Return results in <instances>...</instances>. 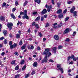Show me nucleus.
I'll list each match as a JSON object with an SVG mask.
<instances>
[{
	"label": "nucleus",
	"instance_id": "obj_1",
	"mask_svg": "<svg viewBox=\"0 0 78 78\" xmlns=\"http://www.w3.org/2000/svg\"><path fill=\"white\" fill-rule=\"evenodd\" d=\"M45 51H44L42 53L43 55H44L45 56H47V57H50L51 55V53L50 52V48H45Z\"/></svg>",
	"mask_w": 78,
	"mask_h": 78
},
{
	"label": "nucleus",
	"instance_id": "obj_2",
	"mask_svg": "<svg viewBox=\"0 0 78 78\" xmlns=\"http://www.w3.org/2000/svg\"><path fill=\"white\" fill-rule=\"evenodd\" d=\"M47 56L45 55V58L42 61V63H44V62H47L48 61V59H47Z\"/></svg>",
	"mask_w": 78,
	"mask_h": 78
},
{
	"label": "nucleus",
	"instance_id": "obj_3",
	"mask_svg": "<svg viewBox=\"0 0 78 78\" xmlns=\"http://www.w3.org/2000/svg\"><path fill=\"white\" fill-rule=\"evenodd\" d=\"M7 26L9 30H11L12 28V26H13V24L12 23H9L8 24Z\"/></svg>",
	"mask_w": 78,
	"mask_h": 78
},
{
	"label": "nucleus",
	"instance_id": "obj_4",
	"mask_svg": "<svg viewBox=\"0 0 78 78\" xmlns=\"http://www.w3.org/2000/svg\"><path fill=\"white\" fill-rule=\"evenodd\" d=\"M24 16H22V18L23 19H28V18H29L28 17V15H27V14L26 15H24Z\"/></svg>",
	"mask_w": 78,
	"mask_h": 78
},
{
	"label": "nucleus",
	"instance_id": "obj_5",
	"mask_svg": "<svg viewBox=\"0 0 78 78\" xmlns=\"http://www.w3.org/2000/svg\"><path fill=\"white\" fill-rule=\"evenodd\" d=\"M69 32V28H67L63 32V34H65L68 33Z\"/></svg>",
	"mask_w": 78,
	"mask_h": 78
},
{
	"label": "nucleus",
	"instance_id": "obj_6",
	"mask_svg": "<svg viewBox=\"0 0 78 78\" xmlns=\"http://www.w3.org/2000/svg\"><path fill=\"white\" fill-rule=\"evenodd\" d=\"M47 12V11L45 9H44L43 11L41 12V14H46Z\"/></svg>",
	"mask_w": 78,
	"mask_h": 78
},
{
	"label": "nucleus",
	"instance_id": "obj_7",
	"mask_svg": "<svg viewBox=\"0 0 78 78\" xmlns=\"http://www.w3.org/2000/svg\"><path fill=\"white\" fill-rule=\"evenodd\" d=\"M75 7L74 6H73L70 10V12H71V13H73V12H74L73 11H75Z\"/></svg>",
	"mask_w": 78,
	"mask_h": 78
},
{
	"label": "nucleus",
	"instance_id": "obj_8",
	"mask_svg": "<svg viewBox=\"0 0 78 78\" xmlns=\"http://www.w3.org/2000/svg\"><path fill=\"white\" fill-rule=\"evenodd\" d=\"M27 48L29 50H33L34 49V46H33V45H32L30 48V46H28Z\"/></svg>",
	"mask_w": 78,
	"mask_h": 78
},
{
	"label": "nucleus",
	"instance_id": "obj_9",
	"mask_svg": "<svg viewBox=\"0 0 78 78\" xmlns=\"http://www.w3.org/2000/svg\"><path fill=\"white\" fill-rule=\"evenodd\" d=\"M56 47H54L52 48V51L53 53H56Z\"/></svg>",
	"mask_w": 78,
	"mask_h": 78
},
{
	"label": "nucleus",
	"instance_id": "obj_10",
	"mask_svg": "<svg viewBox=\"0 0 78 78\" xmlns=\"http://www.w3.org/2000/svg\"><path fill=\"white\" fill-rule=\"evenodd\" d=\"M16 39H19V38H20V34H17L16 35Z\"/></svg>",
	"mask_w": 78,
	"mask_h": 78
},
{
	"label": "nucleus",
	"instance_id": "obj_11",
	"mask_svg": "<svg viewBox=\"0 0 78 78\" xmlns=\"http://www.w3.org/2000/svg\"><path fill=\"white\" fill-rule=\"evenodd\" d=\"M73 16L74 17L77 16V12L75 11L74 12H73Z\"/></svg>",
	"mask_w": 78,
	"mask_h": 78
},
{
	"label": "nucleus",
	"instance_id": "obj_12",
	"mask_svg": "<svg viewBox=\"0 0 78 78\" xmlns=\"http://www.w3.org/2000/svg\"><path fill=\"white\" fill-rule=\"evenodd\" d=\"M33 66L35 67H36L37 66V62H34L33 64Z\"/></svg>",
	"mask_w": 78,
	"mask_h": 78
},
{
	"label": "nucleus",
	"instance_id": "obj_13",
	"mask_svg": "<svg viewBox=\"0 0 78 78\" xmlns=\"http://www.w3.org/2000/svg\"><path fill=\"white\" fill-rule=\"evenodd\" d=\"M54 38L55 40H58L59 39V36L57 35L54 36Z\"/></svg>",
	"mask_w": 78,
	"mask_h": 78
},
{
	"label": "nucleus",
	"instance_id": "obj_14",
	"mask_svg": "<svg viewBox=\"0 0 78 78\" xmlns=\"http://www.w3.org/2000/svg\"><path fill=\"white\" fill-rule=\"evenodd\" d=\"M3 32L4 33V36H6V34H7V31H6V30H4L3 31Z\"/></svg>",
	"mask_w": 78,
	"mask_h": 78
},
{
	"label": "nucleus",
	"instance_id": "obj_15",
	"mask_svg": "<svg viewBox=\"0 0 78 78\" xmlns=\"http://www.w3.org/2000/svg\"><path fill=\"white\" fill-rule=\"evenodd\" d=\"M62 12V10L61 9H58L57 12V14H61Z\"/></svg>",
	"mask_w": 78,
	"mask_h": 78
},
{
	"label": "nucleus",
	"instance_id": "obj_16",
	"mask_svg": "<svg viewBox=\"0 0 78 78\" xmlns=\"http://www.w3.org/2000/svg\"><path fill=\"white\" fill-rule=\"evenodd\" d=\"M11 16L12 17V18L13 19H16V17L13 14H11Z\"/></svg>",
	"mask_w": 78,
	"mask_h": 78
},
{
	"label": "nucleus",
	"instance_id": "obj_17",
	"mask_svg": "<svg viewBox=\"0 0 78 78\" xmlns=\"http://www.w3.org/2000/svg\"><path fill=\"white\" fill-rule=\"evenodd\" d=\"M57 7L58 8H60V6L61 5V2H58L57 3Z\"/></svg>",
	"mask_w": 78,
	"mask_h": 78
},
{
	"label": "nucleus",
	"instance_id": "obj_18",
	"mask_svg": "<svg viewBox=\"0 0 78 78\" xmlns=\"http://www.w3.org/2000/svg\"><path fill=\"white\" fill-rule=\"evenodd\" d=\"M41 2V0H35V2H37L38 4H40Z\"/></svg>",
	"mask_w": 78,
	"mask_h": 78
},
{
	"label": "nucleus",
	"instance_id": "obj_19",
	"mask_svg": "<svg viewBox=\"0 0 78 78\" xmlns=\"http://www.w3.org/2000/svg\"><path fill=\"white\" fill-rule=\"evenodd\" d=\"M58 70H60L61 72H62V73H64V71H63V69L62 68H60L59 69H58Z\"/></svg>",
	"mask_w": 78,
	"mask_h": 78
},
{
	"label": "nucleus",
	"instance_id": "obj_20",
	"mask_svg": "<svg viewBox=\"0 0 78 78\" xmlns=\"http://www.w3.org/2000/svg\"><path fill=\"white\" fill-rule=\"evenodd\" d=\"M0 20H5V18L3 16H1Z\"/></svg>",
	"mask_w": 78,
	"mask_h": 78
},
{
	"label": "nucleus",
	"instance_id": "obj_21",
	"mask_svg": "<svg viewBox=\"0 0 78 78\" xmlns=\"http://www.w3.org/2000/svg\"><path fill=\"white\" fill-rule=\"evenodd\" d=\"M23 15H26L27 14V10H25L23 12Z\"/></svg>",
	"mask_w": 78,
	"mask_h": 78
},
{
	"label": "nucleus",
	"instance_id": "obj_22",
	"mask_svg": "<svg viewBox=\"0 0 78 78\" xmlns=\"http://www.w3.org/2000/svg\"><path fill=\"white\" fill-rule=\"evenodd\" d=\"M41 18V17L40 16H38L35 19V21H37L40 20V18Z\"/></svg>",
	"mask_w": 78,
	"mask_h": 78
},
{
	"label": "nucleus",
	"instance_id": "obj_23",
	"mask_svg": "<svg viewBox=\"0 0 78 78\" xmlns=\"http://www.w3.org/2000/svg\"><path fill=\"white\" fill-rule=\"evenodd\" d=\"M25 63V60H23L21 62H20V64L21 65H22V64H24Z\"/></svg>",
	"mask_w": 78,
	"mask_h": 78
},
{
	"label": "nucleus",
	"instance_id": "obj_24",
	"mask_svg": "<svg viewBox=\"0 0 78 78\" xmlns=\"http://www.w3.org/2000/svg\"><path fill=\"white\" fill-rule=\"evenodd\" d=\"M58 17L59 19H62V18L63 17V15H62V14H61L58 15Z\"/></svg>",
	"mask_w": 78,
	"mask_h": 78
},
{
	"label": "nucleus",
	"instance_id": "obj_25",
	"mask_svg": "<svg viewBox=\"0 0 78 78\" xmlns=\"http://www.w3.org/2000/svg\"><path fill=\"white\" fill-rule=\"evenodd\" d=\"M19 69V66L17 65L15 67V70H17Z\"/></svg>",
	"mask_w": 78,
	"mask_h": 78
},
{
	"label": "nucleus",
	"instance_id": "obj_26",
	"mask_svg": "<svg viewBox=\"0 0 78 78\" xmlns=\"http://www.w3.org/2000/svg\"><path fill=\"white\" fill-rule=\"evenodd\" d=\"M57 68H58V69H60V68H61V65L58 64L57 65Z\"/></svg>",
	"mask_w": 78,
	"mask_h": 78
},
{
	"label": "nucleus",
	"instance_id": "obj_27",
	"mask_svg": "<svg viewBox=\"0 0 78 78\" xmlns=\"http://www.w3.org/2000/svg\"><path fill=\"white\" fill-rule=\"evenodd\" d=\"M26 47V46L25 45H24L22 46L21 47L22 50H24V49H25Z\"/></svg>",
	"mask_w": 78,
	"mask_h": 78
},
{
	"label": "nucleus",
	"instance_id": "obj_28",
	"mask_svg": "<svg viewBox=\"0 0 78 78\" xmlns=\"http://www.w3.org/2000/svg\"><path fill=\"white\" fill-rule=\"evenodd\" d=\"M69 17H67L65 19V22H67L69 19Z\"/></svg>",
	"mask_w": 78,
	"mask_h": 78
},
{
	"label": "nucleus",
	"instance_id": "obj_29",
	"mask_svg": "<svg viewBox=\"0 0 78 78\" xmlns=\"http://www.w3.org/2000/svg\"><path fill=\"white\" fill-rule=\"evenodd\" d=\"M27 67V66L26 65L24 66H23L22 68V70H25V69H26V67Z\"/></svg>",
	"mask_w": 78,
	"mask_h": 78
},
{
	"label": "nucleus",
	"instance_id": "obj_30",
	"mask_svg": "<svg viewBox=\"0 0 78 78\" xmlns=\"http://www.w3.org/2000/svg\"><path fill=\"white\" fill-rule=\"evenodd\" d=\"M56 25H57V23H55L53 24V25L54 26V28H56V27H57L55 26H56Z\"/></svg>",
	"mask_w": 78,
	"mask_h": 78
},
{
	"label": "nucleus",
	"instance_id": "obj_31",
	"mask_svg": "<svg viewBox=\"0 0 78 78\" xmlns=\"http://www.w3.org/2000/svg\"><path fill=\"white\" fill-rule=\"evenodd\" d=\"M62 46L61 45H59L58 46V50H60V49H61L62 48Z\"/></svg>",
	"mask_w": 78,
	"mask_h": 78
},
{
	"label": "nucleus",
	"instance_id": "obj_32",
	"mask_svg": "<svg viewBox=\"0 0 78 78\" xmlns=\"http://www.w3.org/2000/svg\"><path fill=\"white\" fill-rule=\"evenodd\" d=\"M76 34V31H74L73 32V34H72V36L74 37L75 36Z\"/></svg>",
	"mask_w": 78,
	"mask_h": 78
},
{
	"label": "nucleus",
	"instance_id": "obj_33",
	"mask_svg": "<svg viewBox=\"0 0 78 78\" xmlns=\"http://www.w3.org/2000/svg\"><path fill=\"white\" fill-rule=\"evenodd\" d=\"M16 60H13L12 61V62H11V64H15V62H16Z\"/></svg>",
	"mask_w": 78,
	"mask_h": 78
},
{
	"label": "nucleus",
	"instance_id": "obj_34",
	"mask_svg": "<svg viewBox=\"0 0 78 78\" xmlns=\"http://www.w3.org/2000/svg\"><path fill=\"white\" fill-rule=\"evenodd\" d=\"M14 48V45H12L10 46V49H12Z\"/></svg>",
	"mask_w": 78,
	"mask_h": 78
},
{
	"label": "nucleus",
	"instance_id": "obj_35",
	"mask_svg": "<svg viewBox=\"0 0 78 78\" xmlns=\"http://www.w3.org/2000/svg\"><path fill=\"white\" fill-rule=\"evenodd\" d=\"M19 76H20V74H17V75H15V78H19Z\"/></svg>",
	"mask_w": 78,
	"mask_h": 78
},
{
	"label": "nucleus",
	"instance_id": "obj_36",
	"mask_svg": "<svg viewBox=\"0 0 78 78\" xmlns=\"http://www.w3.org/2000/svg\"><path fill=\"white\" fill-rule=\"evenodd\" d=\"M15 5L16 6H17L18 5H19V2L18 1H16L15 2Z\"/></svg>",
	"mask_w": 78,
	"mask_h": 78
},
{
	"label": "nucleus",
	"instance_id": "obj_37",
	"mask_svg": "<svg viewBox=\"0 0 78 78\" xmlns=\"http://www.w3.org/2000/svg\"><path fill=\"white\" fill-rule=\"evenodd\" d=\"M38 36H39L41 37L42 36V34L41 33V32L39 33Z\"/></svg>",
	"mask_w": 78,
	"mask_h": 78
},
{
	"label": "nucleus",
	"instance_id": "obj_38",
	"mask_svg": "<svg viewBox=\"0 0 78 78\" xmlns=\"http://www.w3.org/2000/svg\"><path fill=\"white\" fill-rule=\"evenodd\" d=\"M35 27L36 28H37V29H39V25H38L37 24H36L35 25Z\"/></svg>",
	"mask_w": 78,
	"mask_h": 78
},
{
	"label": "nucleus",
	"instance_id": "obj_39",
	"mask_svg": "<svg viewBox=\"0 0 78 78\" xmlns=\"http://www.w3.org/2000/svg\"><path fill=\"white\" fill-rule=\"evenodd\" d=\"M49 26V23H47L46 24L45 27L47 28Z\"/></svg>",
	"mask_w": 78,
	"mask_h": 78
},
{
	"label": "nucleus",
	"instance_id": "obj_40",
	"mask_svg": "<svg viewBox=\"0 0 78 78\" xmlns=\"http://www.w3.org/2000/svg\"><path fill=\"white\" fill-rule=\"evenodd\" d=\"M22 41H20V42L19 43V45H22Z\"/></svg>",
	"mask_w": 78,
	"mask_h": 78
},
{
	"label": "nucleus",
	"instance_id": "obj_41",
	"mask_svg": "<svg viewBox=\"0 0 78 78\" xmlns=\"http://www.w3.org/2000/svg\"><path fill=\"white\" fill-rule=\"evenodd\" d=\"M5 5H6V3L4 2L2 5L3 7L5 6Z\"/></svg>",
	"mask_w": 78,
	"mask_h": 78
},
{
	"label": "nucleus",
	"instance_id": "obj_42",
	"mask_svg": "<svg viewBox=\"0 0 78 78\" xmlns=\"http://www.w3.org/2000/svg\"><path fill=\"white\" fill-rule=\"evenodd\" d=\"M73 61H76L77 60V58L74 57V58L73 59Z\"/></svg>",
	"mask_w": 78,
	"mask_h": 78
},
{
	"label": "nucleus",
	"instance_id": "obj_43",
	"mask_svg": "<svg viewBox=\"0 0 78 78\" xmlns=\"http://www.w3.org/2000/svg\"><path fill=\"white\" fill-rule=\"evenodd\" d=\"M28 3V2L27 1H26L23 4V6H25L26 5H27Z\"/></svg>",
	"mask_w": 78,
	"mask_h": 78
},
{
	"label": "nucleus",
	"instance_id": "obj_44",
	"mask_svg": "<svg viewBox=\"0 0 78 78\" xmlns=\"http://www.w3.org/2000/svg\"><path fill=\"white\" fill-rule=\"evenodd\" d=\"M62 23H61L60 24L58 25V27H62Z\"/></svg>",
	"mask_w": 78,
	"mask_h": 78
},
{
	"label": "nucleus",
	"instance_id": "obj_45",
	"mask_svg": "<svg viewBox=\"0 0 78 78\" xmlns=\"http://www.w3.org/2000/svg\"><path fill=\"white\" fill-rule=\"evenodd\" d=\"M74 57H75V56H74V55H72L70 57V58L71 59H73V58H74Z\"/></svg>",
	"mask_w": 78,
	"mask_h": 78
},
{
	"label": "nucleus",
	"instance_id": "obj_46",
	"mask_svg": "<svg viewBox=\"0 0 78 78\" xmlns=\"http://www.w3.org/2000/svg\"><path fill=\"white\" fill-rule=\"evenodd\" d=\"M49 61L50 62H54V61L52 59L49 60Z\"/></svg>",
	"mask_w": 78,
	"mask_h": 78
},
{
	"label": "nucleus",
	"instance_id": "obj_47",
	"mask_svg": "<svg viewBox=\"0 0 78 78\" xmlns=\"http://www.w3.org/2000/svg\"><path fill=\"white\" fill-rule=\"evenodd\" d=\"M44 17H42L41 18V21H44Z\"/></svg>",
	"mask_w": 78,
	"mask_h": 78
},
{
	"label": "nucleus",
	"instance_id": "obj_48",
	"mask_svg": "<svg viewBox=\"0 0 78 78\" xmlns=\"http://www.w3.org/2000/svg\"><path fill=\"white\" fill-rule=\"evenodd\" d=\"M4 44H7V40L6 39H5L4 41Z\"/></svg>",
	"mask_w": 78,
	"mask_h": 78
},
{
	"label": "nucleus",
	"instance_id": "obj_49",
	"mask_svg": "<svg viewBox=\"0 0 78 78\" xmlns=\"http://www.w3.org/2000/svg\"><path fill=\"white\" fill-rule=\"evenodd\" d=\"M14 54L15 55H16V56H18L19 55V54H18V52H16L14 53Z\"/></svg>",
	"mask_w": 78,
	"mask_h": 78
},
{
	"label": "nucleus",
	"instance_id": "obj_50",
	"mask_svg": "<svg viewBox=\"0 0 78 78\" xmlns=\"http://www.w3.org/2000/svg\"><path fill=\"white\" fill-rule=\"evenodd\" d=\"M5 37H2L1 38H0V41H2V40H3L4 39V38Z\"/></svg>",
	"mask_w": 78,
	"mask_h": 78
},
{
	"label": "nucleus",
	"instance_id": "obj_51",
	"mask_svg": "<svg viewBox=\"0 0 78 78\" xmlns=\"http://www.w3.org/2000/svg\"><path fill=\"white\" fill-rule=\"evenodd\" d=\"M13 46L14 47V48H15V47H16L17 45V44H16V43H14L13 44Z\"/></svg>",
	"mask_w": 78,
	"mask_h": 78
},
{
	"label": "nucleus",
	"instance_id": "obj_52",
	"mask_svg": "<svg viewBox=\"0 0 78 78\" xmlns=\"http://www.w3.org/2000/svg\"><path fill=\"white\" fill-rule=\"evenodd\" d=\"M52 3L53 5H55V1H54V0H51Z\"/></svg>",
	"mask_w": 78,
	"mask_h": 78
},
{
	"label": "nucleus",
	"instance_id": "obj_53",
	"mask_svg": "<svg viewBox=\"0 0 78 78\" xmlns=\"http://www.w3.org/2000/svg\"><path fill=\"white\" fill-rule=\"evenodd\" d=\"M29 76V74H27L26 75L25 78H28Z\"/></svg>",
	"mask_w": 78,
	"mask_h": 78
},
{
	"label": "nucleus",
	"instance_id": "obj_54",
	"mask_svg": "<svg viewBox=\"0 0 78 78\" xmlns=\"http://www.w3.org/2000/svg\"><path fill=\"white\" fill-rule=\"evenodd\" d=\"M67 10L66 9L63 12V13L64 14H66V12H67Z\"/></svg>",
	"mask_w": 78,
	"mask_h": 78
},
{
	"label": "nucleus",
	"instance_id": "obj_55",
	"mask_svg": "<svg viewBox=\"0 0 78 78\" xmlns=\"http://www.w3.org/2000/svg\"><path fill=\"white\" fill-rule=\"evenodd\" d=\"M33 15H36V14H37V12H33Z\"/></svg>",
	"mask_w": 78,
	"mask_h": 78
},
{
	"label": "nucleus",
	"instance_id": "obj_56",
	"mask_svg": "<svg viewBox=\"0 0 78 78\" xmlns=\"http://www.w3.org/2000/svg\"><path fill=\"white\" fill-rule=\"evenodd\" d=\"M9 45L10 46L12 45V41H11L9 43Z\"/></svg>",
	"mask_w": 78,
	"mask_h": 78
},
{
	"label": "nucleus",
	"instance_id": "obj_57",
	"mask_svg": "<svg viewBox=\"0 0 78 78\" xmlns=\"http://www.w3.org/2000/svg\"><path fill=\"white\" fill-rule=\"evenodd\" d=\"M49 7V6H48L47 4L46 5L45 8H47L48 9Z\"/></svg>",
	"mask_w": 78,
	"mask_h": 78
},
{
	"label": "nucleus",
	"instance_id": "obj_58",
	"mask_svg": "<svg viewBox=\"0 0 78 78\" xmlns=\"http://www.w3.org/2000/svg\"><path fill=\"white\" fill-rule=\"evenodd\" d=\"M35 73V72L34 71H32L31 73V75H34Z\"/></svg>",
	"mask_w": 78,
	"mask_h": 78
},
{
	"label": "nucleus",
	"instance_id": "obj_59",
	"mask_svg": "<svg viewBox=\"0 0 78 78\" xmlns=\"http://www.w3.org/2000/svg\"><path fill=\"white\" fill-rule=\"evenodd\" d=\"M16 8H14L12 9V12H14L16 11Z\"/></svg>",
	"mask_w": 78,
	"mask_h": 78
},
{
	"label": "nucleus",
	"instance_id": "obj_60",
	"mask_svg": "<svg viewBox=\"0 0 78 78\" xmlns=\"http://www.w3.org/2000/svg\"><path fill=\"white\" fill-rule=\"evenodd\" d=\"M52 8V5H50L49 6V7L48 8V9H51Z\"/></svg>",
	"mask_w": 78,
	"mask_h": 78
},
{
	"label": "nucleus",
	"instance_id": "obj_61",
	"mask_svg": "<svg viewBox=\"0 0 78 78\" xmlns=\"http://www.w3.org/2000/svg\"><path fill=\"white\" fill-rule=\"evenodd\" d=\"M35 24H36V22H34L33 23L32 25L33 26H34L35 25Z\"/></svg>",
	"mask_w": 78,
	"mask_h": 78
},
{
	"label": "nucleus",
	"instance_id": "obj_62",
	"mask_svg": "<svg viewBox=\"0 0 78 78\" xmlns=\"http://www.w3.org/2000/svg\"><path fill=\"white\" fill-rule=\"evenodd\" d=\"M5 53L4 52H3L2 53L1 55L2 56H4V55H5Z\"/></svg>",
	"mask_w": 78,
	"mask_h": 78
},
{
	"label": "nucleus",
	"instance_id": "obj_63",
	"mask_svg": "<svg viewBox=\"0 0 78 78\" xmlns=\"http://www.w3.org/2000/svg\"><path fill=\"white\" fill-rule=\"evenodd\" d=\"M20 15H23V12H21L20 13Z\"/></svg>",
	"mask_w": 78,
	"mask_h": 78
},
{
	"label": "nucleus",
	"instance_id": "obj_64",
	"mask_svg": "<svg viewBox=\"0 0 78 78\" xmlns=\"http://www.w3.org/2000/svg\"><path fill=\"white\" fill-rule=\"evenodd\" d=\"M37 49L38 50H41V48H40V47L38 46Z\"/></svg>",
	"mask_w": 78,
	"mask_h": 78
}]
</instances>
